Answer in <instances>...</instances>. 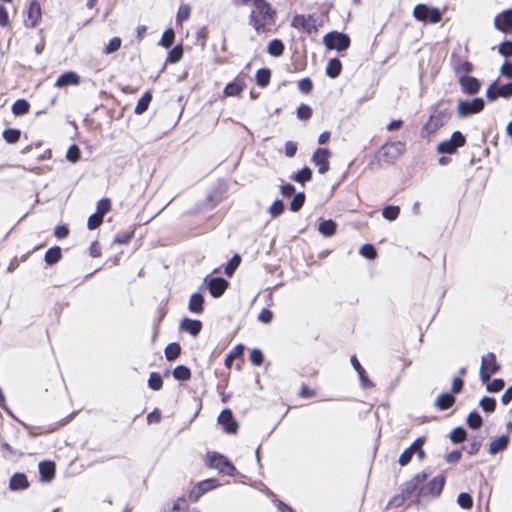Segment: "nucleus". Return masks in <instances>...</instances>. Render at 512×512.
Returning <instances> with one entry per match:
<instances>
[{
  "label": "nucleus",
  "mask_w": 512,
  "mask_h": 512,
  "mask_svg": "<svg viewBox=\"0 0 512 512\" xmlns=\"http://www.w3.org/2000/svg\"><path fill=\"white\" fill-rule=\"evenodd\" d=\"M277 11L266 0H253L249 25L258 33H269L276 22Z\"/></svg>",
  "instance_id": "nucleus-1"
},
{
  "label": "nucleus",
  "mask_w": 512,
  "mask_h": 512,
  "mask_svg": "<svg viewBox=\"0 0 512 512\" xmlns=\"http://www.w3.org/2000/svg\"><path fill=\"white\" fill-rule=\"evenodd\" d=\"M404 150L405 144L403 142L397 141L391 144L383 145L377 152L376 157L380 162L392 164L395 162L396 159L400 157Z\"/></svg>",
  "instance_id": "nucleus-2"
},
{
  "label": "nucleus",
  "mask_w": 512,
  "mask_h": 512,
  "mask_svg": "<svg viewBox=\"0 0 512 512\" xmlns=\"http://www.w3.org/2000/svg\"><path fill=\"white\" fill-rule=\"evenodd\" d=\"M323 43L329 50L345 51L350 46V37L342 32L331 31L323 37Z\"/></svg>",
  "instance_id": "nucleus-3"
},
{
  "label": "nucleus",
  "mask_w": 512,
  "mask_h": 512,
  "mask_svg": "<svg viewBox=\"0 0 512 512\" xmlns=\"http://www.w3.org/2000/svg\"><path fill=\"white\" fill-rule=\"evenodd\" d=\"M413 16L416 20L425 23H438L442 18V12L439 8L430 7L425 4H417L413 10Z\"/></svg>",
  "instance_id": "nucleus-4"
},
{
  "label": "nucleus",
  "mask_w": 512,
  "mask_h": 512,
  "mask_svg": "<svg viewBox=\"0 0 512 512\" xmlns=\"http://www.w3.org/2000/svg\"><path fill=\"white\" fill-rule=\"evenodd\" d=\"M208 465L211 468L217 469L219 472L233 476L236 472L235 466L232 462L224 455L211 452L207 454Z\"/></svg>",
  "instance_id": "nucleus-5"
},
{
  "label": "nucleus",
  "mask_w": 512,
  "mask_h": 512,
  "mask_svg": "<svg viewBox=\"0 0 512 512\" xmlns=\"http://www.w3.org/2000/svg\"><path fill=\"white\" fill-rule=\"evenodd\" d=\"M448 119V115L445 111H436L433 113L428 121L423 125L421 129V137L429 138L431 135L435 134Z\"/></svg>",
  "instance_id": "nucleus-6"
},
{
  "label": "nucleus",
  "mask_w": 512,
  "mask_h": 512,
  "mask_svg": "<svg viewBox=\"0 0 512 512\" xmlns=\"http://www.w3.org/2000/svg\"><path fill=\"white\" fill-rule=\"evenodd\" d=\"M484 107L485 101L480 97H476L472 100H460L457 106L458 116L465 118L472 114L480 113Z\"/></svg>",
  "instance_id": "nucleus-7"
},
{
  "label": "nucleus",
  "mask_w": 512,
  "mask_h": 512,
  "mask_svg": "<svg viewBox=\"0 0 512 512\" xmlns=\"http://www.w3.org/2000/svg\"><path fill=\"white\" fill-rule=\"evenodd\" d=\"M466 143L465 136L460 131L452 133L449 140L442 141L437 146V151L440 154H453L456 150Z\"/></svg>",
  "instance_id": "nucleus-8"
},
{
  "label": "nucleus",
  "mask_w": 512,
  "mask_h": 512,
  "mask_svg": "<svg viewBox=\"0 0 512 512\" xmlns=\"http://www.w3.org/2000/svg\"><path fill=\"white\" fill-rule=\"evenodd\" d=\"M512 96V82L500 85L498 80L492 82L486 90V97L493 102L499 97L510 98Z\"/></svg>",
  "instance_id": "nucleus-9"
},
{
  "label": "nucleus",
  "mask_w": 512,
  "mask_h": 512,
  "mask_svg": "<svg viewBox=\"0 0 512 512\" xmlns=\"http://www.w3.org/2000/svg\"><path fill=\"white\" fill-rule=\"evenodd\" d=\"M291 26L297 29H302L308 34L317 32L316 19L312 15H295L292 18Z\"/></svg>",
  "instance_id": "nucleus-10"
},
{
  "label": "nucleus",
  "mask_w": 512,
  "mask_h": 512,
  "mask_svg": "<svg viewBox=\"0 0 512 512\" xmlns=\"http://www.w3.org/2000/svg\"><path fill=\"white\" fill-rule=\"evenodd\" d=\"M204 282L207 284V288L214 298L221 297L229 285L228 281L223 277L206 276Z\"/></svg>",
  "instance_id": "nucleus-11"
},
{
  "label": "nucleus",
  "mask_w": 512,
  "mask_h": 512,
  "mask_svg": "<svg viewBox=\"0 0 512 512\" xmlns=\"http://www.w3.org/2000/svg\"><path fill=\"white\" fill-rule=\"evenodd\" d=\"M450 62L453 72L458 76V78L462 75H469V73L474 69V66L470 61L462 59L461 56L455 53H452Z\"/></svg>",
  "instance_id": "nucleus-12"
},
{
  "label": "nucleus",
  "mask_w": 512,
  "mask_h": 512,
  "mask_svg": "<svg viewBox=\"0 0 512 512\" xmlns=\"http://www.w3.org/2000/svg\"><path fill=\"white\" fill-rule=\"evenodd\" d=\"M219 485L218 480L210 478L204 481L199 482L190 492L189 499L192 502H197L203 494L212 489L216 488Z\"/></svg>",
  "instance_id": "nucleus-13"
},
{
  "label": "nucleus",
  "mask_w": 512,
  "mask_h": 512,
  "mask_svg": "<svg viewBox=\"0 0 512 512\" xmlns=\"http://www.w3.org/2000/svg\"><path fill=\"white\" fill-rule=\"evenodd\" d=\"M458 82L462 92L467 95H476L481 89L480 80L474 76L462 75L458 78Z\"/></svg>",
  "instance_id": "nucleus-14"
},
{
  "label": "nucleus",
  "mask_w": 512,
  "mask_h": 512,
  "mask_svg": "<svg viewBox=\"0 0 512 512\" xmlns=\"http://www.w3.org/2000/svg\"><path fill=\"white\" fill-rule=\"evenodd\" d=\"M494 27L505 34H512V9L497 14L494 18Z\"/></svg>",
  "instance_id": "nucleus-15"
},
{
  "label": "nucleus",
  "mask_w": 512,
  "mask_h": 512,
  "mask_svg": "<svg viewBox=\"0 0 512 512\" xmlns=\"http://www.w3.org/2000/svg\"><path fill=\"white\" fill-rule=\"evenodd\" d=\"M218 423L223 426V429L228 434L237 432L238 423L234 419L233 413L230 409H223L218 416Z\"/></svg>",
  "instance_id": "nucleus-16"
},
{
  "label": "nucleus",
  "mask_w": 512,
  "mask_h": 512,
  "mask_svg": "<svg viewBox=\"0 0 512 512\" xmlns=\"http://www.w3.org/2000/svg\"><path fill=\"white\" fill-rule=\"evenodd\" d=\"M331 152L327 148H318L312 156V162L318 166V172L324 174L329 170Z\"/></svg>",
  "instance_id": "nucleus-17"
},
{
  "label": "nucleus",
  "mask_w": 512,
  "mask_h": 512,
  "mask_svg": "<svg viewBox=\"0 0 512 512\" xmlns=\"http://www.w3.org/2000/svg\"><path fill=\"white\" fill-rule=\"evenodd\" d=\"M55 464L52 461H42L39 463V474L42 482H50L55 476Z\"/></svg>",
  "instance_id": "nucleus-18"
},
{
  "label": "nucleus",
  "mask_w": 512,
  "mask_h": 512,
  "mask_svg": "<svg viewBox=\"0 0 512 512\" xmlns=\"http://www.w3.org/2000/svg\"><path fill=\"white\" fill-rule=\"evenodd\" d=\"M180 329L192 336H197L202 329V322L196 319L184 318L180 322Z\"/></svg>",
  "instance_id": "nucleus-19"
},
{
  "label": "nucleus",
  "mask_w": 512,
  "mask_h": 512,
  "mask_svg": "<svg viewBox=\"0 0 512 512\" xmlns=\"http://www.w3.org/2000/svg\"><path fill=\"white\" fill-rule=\"evenodd\" d=\"M350 362H351V365L353 366V368L358 373V376H359V379L361 382V386L364 389L373 387L374 386L373 383L368 379L364 368L361 366L360 362L358 361V359L355 355L351 356Z\"/></svg>",
  "instance_id": "nucleus-20"
},
{
  "label": "nucleus",
  "mask_w": 512,
  "mask_h": 512,
  "mask_svg": "<svg viewBox=\"0 0 512 512\" xmlns=\"http://www.w3.org/2000/svg\"><path fill=\"white\" fill-rule=\"evenodd\" d=\"M444 478L440 476L434 477L425 487V494H430L433 497L440 495L444 487Z\"/></svg>",
  "instance_id": "nucleus-21"
},
{
  "label": "nucleus",
  "mask_w": 512,
  "mask_h": 512,
  "mask_svg": "<svg viewBox=\"0 0 512 512\" xmlns=\"http://www.w3.org/2000/svg\"><path fill=\"white\" fill-rule=\"evenodd\" d=\"M29 487V481L24 473H15L9 481V488L13 491L23 490Z\"/></svg>",
  "instance_id": "nucleus-22"
},
{
  "label": "nucleus",
  "mask_w": 512,
  "mask_h": 512,
  "mask_svg": "<svg viewBox=\"0 0 512 512\" xmlns=\"http://www.w3.org/2000/svg\"><path fill=\"white\" fill-rule=\"evenodd\" d=\"M80 77L73 71L61 74L55 82L56 87H65L67 85H78Z\"/></svg>",
  "instance_id": "nucleus-23"
},
{
  "label": "nucleus",
  "mask_w": 512,
  "mask_h": 512,
  "mask_svg": "<svg viewBox=\"0 0 512 512\" xmlns=\"http://www.w3.org/2000/svg\"><path fill=\"white\" fill-rule=\"evenodd\" d=\"M510 439L508 435H501L497 439L491 441L489 445V453L495 455L504 451L509 445Z\"/></svg>",
  "instance_id": "nucleus-24"
},
{
  "label": "nucleus",
  "mask_w": 512,
  "mask_h": 512,
  "mask_svg": "<svg viewBox=\"0 0 512 512\" xmlns=\"http://www.w3.org/2000/svg\"><path fill=\"white\" fill-rule=\"evenodd\" d=\"M41 6L37 1H31L28 8V21L31 27H35L41 20Z\"/></svg>",
  "instance_id": "nucleus-25"
},
{
  "label": "nucleus",
  "mask_w": 512,
  "mask_h": 512,
  "mask_svg": "<svg viewBox=\"0 0 512 512\" xmlns=\"http://www.w3.org/2000/svg\"><path fill=\"white\" fill-rule=\"evenodd\" d=\"M456 399L454 397V395H452V393H449V392H446V393H442L440 394L435 402H434V406L438 409V410H446L450 407H452L455 403Z\"/></svg>",
  "instance_id": "nucleus-26"
},
{
  "label": "nucleus",
  "mask_w": 512,
  "mask_h": 512,
  "mask_svg": "<svg viewBox=\"0 0 512 512\" xmlns=\"http://www.w3.org/2000/svg\"><path fill=\"white\" fill-rule=\"evenodd\" d=\"M188 308L192 313L200 314L204 309V297L201 293H193L190 297Z\"/></svg>",
  "instance_id": "nucleus-27"
},
{
  "label": "nucleus",
  "mask_w": 512,
  "mask_h": 512,
  "mask_svg": "<svg viewBox=\"0 0 512 512\" xmlns=\"http://www.w3.org/2000/svg\"><path fill=\"white\" fill-rule=\"evenodd\" d=\"M481 366L493 373H497L500 370V365L497 363L496 355L493 352H488L482 356Z\"/></svg>",
  "instance_id": "nucleus-28"
},
{
  "label": "nucleus",
  "mask_w": 512,
  "mask_h": 512,
  "mask_svg": "<svg viewBox=\"0 0 512 512\" xmlns=\"http://www.w3.org/2000/svg\"><path fill=\"white\" fill-rule=\"evenodd\" d=\"M337 224L331 219L323 220L318 225V231L324 237H331L336 233Z\"/></svg>",
  "instance_id": "nucleus-29"
},
{
  "label": "nucleus",
  "mask_w": 512,
  "mask_h": 512,
  "mask_svg": "<svg viewBox=\"0 0 512 512\" xmlns=\"http://www.w3.org/2000/svg\"><path fill=\"white\" fill-rule=\"evenodd\" d=\"M341 71V61L338 58L330 59L326 67V75L332 79H335L341 74Z\"/></svg>",
  "instance_id": "nucleus-30"
},
{
  "label": "nucleus",
  "mask_w": 512,
  "mask_h": 512,
  "mask_svg": "<svg viewBox=\"0 0 512 512\" xmlns=\"http://www.w3.org/2000/svg\"><path fill=\"white\" fill-rule=\"evenodd\" d=\"M62 257V250L59 246L49 248L44 256L47 265L56 264Z\"/></svg>",
  "instance_id": "nucleus-31"
},
{
  "label": "nucleus",
  "mask_w": 512,
  "mask_h": 512,
  "mask_svg": "<svg viewBox=\"0 0 512 512\" xmlns=\"http://www.w3.org/2000/svg\"><path fill=\"white\" fill-rule=\"evenodd\" d=\"M152 100V94L150 91L145 92L142 97L138 100L134 113L137 115L143 114L149 107Z\"/></svg>",
  "instance_id": "nucleus-32"
},
{
  "label": "nucleus",
  "mask_w": 512,
  "mask_h": 512,
  "mask_svg": "<svg viewBox=\"0 0 512 512\" xmlns=\"http://www.w3.org/2000/svg\"><path fill=\"white\" fill-rule=\"evenodd\" d=\"M285 46L280 39H273L267 46V52L274 57H279L284 53Z\"/></svg>",
  "instance_id": "nucleus-33"
},
{
  "label": "nucleus",
  "mask_w": 512,
  "mask_h": 512,
  "mask_svg": "<svg viewBox=\"0 0 512 512\" xmlns=\"http://www.w3.org/2000/svg\"><path fill=\"white\" fill-rule=\"evenodd\" d=\"M165 357L168 361H175L181 354V346L177 342L169 343L164 350Z\"/></svg>",
  "instance_id": "nucleus-34"
},
{
  "label": "nucleus",
  "mask_w": 512,
  "mask_h": 512,
  "mask_svg": "<svg viewBox=\"0 0 512 512\" xmlns=\"http://www.w3.org/2000/svg\"><path fill=\"white\" fill-rule=\"evenodd\" d=\"M172 375L178 381H188L191 378V370L185 365H178L173 369Z\"/></svg>",
  "instance_id": "nucleus-35"
},
{
  "label": "nucleus",
  "mask_w": 512,
  "mask_h": 512,
  "mask_svg": "<svg viewBox=\"0 0 512 512\" xmlns=\"http://www.w3.org/2000/svg\"><path fill=\"white\" fill-rule=\"evenodd\" d=\"M312 178V170L305 166L303 167L301 170H299L298 172L294 173L292 176H291V179L298 182V183H301V184H305L306 182L310 181Z\"/></svg>",
  "instance_id": "nucleus-36"
},
{
  "label": "nucleus",
  "mask_w": 512,
  "mask_h": 512,
  "mask_svg": "<svg viewBox=\"0 0 512 512\" xmlns=\"http://www.w3.org/2000/svg\"><path fill=\"white\" fill-rule=\"evenodd\" d=\"M255 77L258 86L266 87L270 82L271 71L268 68H260L257 70Z\"/></svg>",
  "instance_id": "nucleus-37"
},
{
  "label": "nucleus",
  "mask_w": 512,
  "mask_h": 512,
  "mask_svg": "<svg viewBox=\"0 0 512 512\" xmlns=\"http://www.w3.org/2000/svg\"><path fill=\"white\" fill-rule=\"evenodd\" d=\"M243 90V84L241 81L234 80L230 83H228L223 90V93L226 96H237L239 95Z\"/></svg>",
  "instance_id": "nucleus-38"
},
{
  "label": "nucleus",
  "mask_w": 512,
  "mask_h": 512,
  "mask_svg": "<svg viewBox=\"0 0 512 512\" xmlns=\"http://www.w3.org/2000/svg\"><path fill=\"white\" fill-rule=\"evenodd\" d=\"M30 104L25 99H18L12 105V112L16 116L25 115L28 113Z\"/></svg>",
  "instance_id": "nucleus-39"
},
{
  "label": "nucleus",
  "mask_w": 512,
  "mask_h": 512,
  "mask_svg": "<svg viewBox=\"0 0 512 512\" xmlns=\"http://www.w3.org/2000/svg\"><path fill=\"white\" fill-rule=\"evenodd\" d=\"M466 423L469 428L476 430L482 426L483 419L477 411H472L468 414Z\"/></svg>",
  "instance_id": "nucleus-40"
},
{
  "label": "nucleus",
  "mask_w": 512,
  "mask_h": 512,
  "mask_svg": "<svg viewBox=\"0 0 512 512\" xmlns=\"http://www.w3.org/2000/svg\"><path fill=\"white\" fill-rule=\"evenodd\" d=\"M305 199H306V196H305L304 192L295 193L293 195V199L291 200V202L289 204L290 210L293 212L299 211L303 207V205L305 203Z\"/></svg>",
  "instance_id": "nucleus-41"
},
{
  "label": "nucleus",
  "mask_w": 512,
  "mask_h": 512,
  "mask_svg": "<svg viewBox=\"0 0 512 512\" xmlns=\"http://www.w3.org/2000/svg\"><path fill=\"white\" fill-rule=\"evenodd\" d=\"M449 437L454 444H459L466 440L467 432L463 427L459 426L452 430Z\"/></svg>",
  "instance_id": "nucleus-42"
},
{
  "label": "nucleus",
  "mask_w": 512,
  "mask_h": 512,
  "mask_svg": "<svg viewBox=\"0 0 512 512\" xmlns=\"http://www.w3.org/2000/svg\"><path fill=\"white\" fill-rule=\"evenodd\" d=\"M496 400L492 397L484 396L479 401V406L482 408V410L486 413H493L496 409Z\"/></svg>",
  "instance_id": "nucleus-43"
},
{
  "label": "nucleus",
  "mask_w": 512,
  "mask_h": 512,
  "mask_svg": "<svg viewBox=\"0 0 512 512\" xmlns=\"http://www.w3.org/2000/svg\"><path fill=\"white\" fill-rule=\"evenodd\" d=\"M148 386L154 391H158L163 386V380L158 372H151L148 379Z\"/></svg>",
  "instance_id": "nucleus-44"
},
{
  "label": "nucleus",
  "mask_w": 512,
  "mask_h": 512,
  "mask_svg": "<svg viewBox=\"0 0 512 512\" xmlns=\"http://www.w3.org/2000/svg\"><path fill=\"white\" fill-rule=\"evenodd\" d=\"M21 136V132L18 129L8 128L3 131V138L7 143H16Z\"/></svg>",
  "instance_id": "nucleus-45"
},
{
  "label": "nucleus",
  "mask_w": 512,
  "mask_h": 512,
  "mask_svg": "<svg viewBox=\"0 0 512 512\" xmlns=\"http://www.w3.org/2000/svg\"><path fill=\"white\" fill-rule=\"evenodd\" d=\"M241 263V257L240 255L238 254H235L230 260L229 262L227 263L226 267H225V274L228 276V277H231L234 272L236 271V269L238 268V266L240 265Z\"/></svg>",
  "instance_id": "nucleus-46"
},
{
  "label": "nucleus",
  "mask_w": 512,
  "mask_h": 512,
  "mask_svg": "<svg viewBox=\"0 0 512 512\" xmlns=\"http://www.w3.org/2000/svg\"><path fill=\"white\" fill-rule=\"evenodd\" d=\"M182 56H183L182 45H176L168 52L167 62L177 63L178 61L181 60Z\"/></svg>",
  "instance_id": "nucleus-47"
},
{
  "label": "nucleus",
  "mask_w": 512,
  "mask_h": 512,
  "mask_svg": "<svg viewBox=\"0 0 512 512\" xmlns=\"http://www.w3.org/2000/svg\"><path fill=\"white\" fill-rule=\"evenodd\" d=\"M457 503L461 508L468 510L473 506V499L469 493L462 492L457 497Z\"/></svg>",
  "instance_id": "nucleus-48"
},
{
  "label": "nucleus",
  "mask_w": 512,
  "mask_h": 512,
  "mask_svg": "<svg viewBox=\"0 0 512 512\" xmlns=\"http://www.w3.org/2000/svg\"><path fill=\"white\" fill-rule=\"evenodd\" d=\"M122 40L120 37H113L110 39L108 44L105 46L103 53L104 54H112L118 51L121 47Z\"/></svg>",
  "instance_id": "nucleus-49"
},
{
  "label": "nucleus",
  "mask_w": 512,
  "mask_h": 512,
  "mask_svg": "<svg viewBox=\"0 0 512 512\" xmlns=\"http://www.w3.org/2000/svg\"><path fill=\"white\" fill-rule=\"evenodd\" d=\"M399 213H400L399 207L393 206V205L386 206L382 210V216L389 221L395 220L398 217Z\"/></svg>",
  "instance_id": "nucleus-50"
},
{
  "label": "nucleus",
  "mask_w": 512,
  "mask_h": 512,
  "mask_svg": "<svg viewBox=\"0 0 512 512\" xmlns=\"http://www.w3.org/2000/svg\"><path fill=\"white\" fill-rule=\"evenodd\" d=\"M481 446H482V440L475 436L472 438V440L470 441V443L467 446L463 447V449L466 450V452L469 455H474V454L478 453Z\"/></svg>",
  "instance_id": "nucleus-51"
},
{
  "label": "nucleus",
  "mask_w": 512,
  "mask_h": 512,
  "mask_svg": "<svg viewBox=\"0 0 512 512\" xmlns=\"http://www.w3.org/2000/svg\"><path fill=\"white\" fill-rule=\"evenodd\" d=\"M359 253L363 257H365V258H367L369 260H373L377 256V251H376L375 247L372 244H369V243L362 245V247L360 248Z\"/></svg>",
  "instance_id": "nucleus-52"
},
{
  "label": "nucleus",
  "mask_w": 512,
  "mask_h": 512,
  "mask_svg": "<svg viewBox=\"0 0 512 512\" xmlns=\"http://www.w3.org/2000/svg\"><path fill=\"white\" fill-rule=\"evenodd\" d=\"M505 387V382L501 378H496L489 382L486 386V390L489 393H497L501 391Z\"/></svg>",
  "instance_id": "nucleus-53"
},
{
  "label": "nucleus",
  "mask_w": 512,
  "mask_h": 512,
  "mask_svg": "<svg viewBox=\"0 0 512 512\" xmlns=\"http://www.w3.org/2000/svg\"><path fill=\"white\" fill-rule=\"evenodd\" d=\"M174 39L175 33L173 29L169 28L163 33L162 38L160 40V45H162L165 48H169L173 44Z\"/></svg>",
  "instance_id": "nucleus-54"
},
{
  "label": "nucleus",
  "mask_w": 512,
  "mask_h": 512,
  "mask_svg": "<svg viewBox=\"0 0 512 512\" xmlns=\"http://www.w3.org/2000/svg\"><path fill=\"white\" fill-rule=\"evenodd\" d=\"M498 53L505 58L512 57V41L505 40L498 47Z\"/></svg>",
  "instance_id": "nucleus-55"
},
{
  "label": "nucleus",
  "mask_w": 512,
  "mask_h": 512,
  "mask_svg": "<svg viewBox=\"0 0 512 512\" xmlns=\"http://www.w3.org/2000/svg\"><path fill=\"white\" fill-rule=\"evenodd\" d=\"M80 155H81V152H80L79 147L77 145L73 144L68 148L67 153H66V158L68 161L75 163L80 159Z\"/></svg>",
  "instance_id": "nucleus-56"
},
{
  "label": "nucleus",
  "mask_w": 512,
  "mask_h": 512,
  "mask_svg": "<svg viewBox=\"0 0 512 512\" xmlns=\"http://www.w3.org/2000/svg\"><path fill=\"white\" fill-rule=\"evenodd\" d=\"M111 209V201L109 198H102L97 203V211L101 216H104L106 213H108Z\"/></svg>",
  "instance_id": "nucleus-57"
},
{
  "label": "nucleus",
  "mask_w": 512,
  "mask_h": 512,
  "mask_svg": "<svg viewBox=\"0 0 512 512\" xmlns=\"http://www.w3.org/2000/svg\"><path fill=\"white\" fill-rule=\"evenodd\" d=\"M191 13V9L189 5H181L177 12L176 21L178 23H182L183 21H186L189 19Z\"/></svg>",
  "instance_id": "nucleus-58"
},
{
  "label": "nucleus",
  "mask_w": 512,
  "mask_h": 512,
  "mask_svg": "<svg viewBox=\"0 0 512 512\" xmlns=\"http://www.w3.org/2000/svg\"><path fill=\"white\" fill-rule=\"evenodd\" d=\"M311 116H312V109L310 106H308L306 104H301L297 108V117L300 120H308L311 118Z\"/></svg>",
  "instance_id": "nucleus-59"
},
{
  "label": "nucleus",
  "mask_w": 512,
  "mask_h": 512,
  "mask_svg": "<svg viewBox=\"0 0 512 512\" xmlns=\"http://www.w3.org/2000/svg\"><path fill=\"white\" fill-rule=\"evenodd\" d=\"M284 209H285V205H284L283 201L277 199L271 205L269 212L272 217H277L284 212Z\"/></svg>",
  "instance_id": "nucleus-60"
},
{
  "label": "nucleus",
  "mask_w": 512,
  "mask_h": 512,
  "mask_svg": "<svg viewBox=\"0 0 512 512\" xmlns=\"http://www.w3.org/2000/svg\"><path fill=\"white\" fill-rule=\"evenodd\" d=\"M103 222V216L99 215L98 213H94L90 215L87 221V227L90 230H94L98 228Z\"/></svg>",
  "instance_id": "nucleus-61"
},
{
  "label": "nucleus",
  "mask_w": 512,
  "mask_h": 512,
  "mask_svg": "<svg viewBox=\"0 0 512 512\" xmlns=\"http://www.w3.org/2000/svg\"><path fill=\"white\" fill-rule=\"evenodd\" d=\"M249 359L252 364L259 366L263 363L264 356L260 349L254 348L250 352Z\"/></svg>",
  "instance_id": "nucleus-62"
},
{
  "label": "nucleus",
  "mask_w": 512,
  "mask_h": 512,
  "mask_svg": "<svg viewBox=\"0 0 512 512\" xmlns=\"http://www.w3.org/2000/svg\"><path fill=\"white\" fill-rule=\"evenodd\" d=\"M417 488V483H415L414 481H408L404 484L402 490H401V494L406 498H410L411 495L414 493V491L416 490Z\"/></svg>",
  "instance_id": "nucleus-63"
},
{
  "label": "nucleus",
  "mask_w": 512,
  "mask_h": 512,
  "mask_svg": "<svg viewBox=\"0 0 512 512\" xmlns=\"http://www.w3.org/2000/svg\"><path fill=\"white\" fill-rule=\"evenodd\" d=\"M407 499L400 493L392 497L386 505V509L400 507L404 504Z\"/></svg>",
  "instance_id": "nucleus-64"
}]
</instances>
